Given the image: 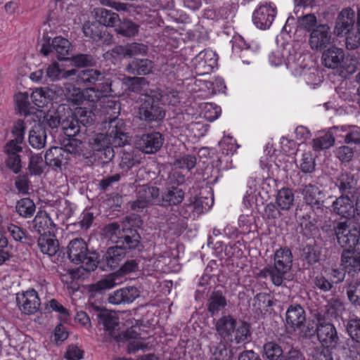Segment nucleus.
I'll return each mask as SVG.
<instances>
[{
  "mask_svg": "<svg viewBox=\"0 0 360 360\" xmlns=\"http://www.w3.org/2000/svg\"><path fill=\"white\" fill-rule=\"evenodd\" d=\"M347 331L353 340L360 343V319L349 320L347 324Z\"/></svg>",
  "mask_w": 360,
  "mask_h": 360,
  "instance_id": "nucleus-61",
  "label": "nucleus"
},
{
  "mask_svg": "<svg viewBox=\"0 0 360 360\" xmlns=\"http://www.w3.org/2000/svg\"><path fill=\"white\" fill-rule=\"evenodd\" d=\"M77 135L74 136H66L61 141V148L65 150V155L68 154H79L82 151L83 143L82 141L77 138Z\"/></svg>",
  "mask_w": 360,
  "mask_h": 360,
  "instance_id": "nucleus-46",
  "label": "nucleus"
},
{
  "mask_svg": "<svg viewBox=\"0 0 360 360\" xmlns=\"http://www.w3.org/2000/svg\"><path fill=\"white\" fill-rule=\"evenodd\" d=\"M104 234L115 245L109 247L102 257L106 267L110 269L117 268L120 263L129 255H132L141 247V236L135 229L121 228L117 222L105 225Z\"/></svg>",
  "mask_w": 360,
  "mask_h": 360,
  "instance_id": "nucleus-1",
  "label": "nucleus"
},
{
  "mask_svg": "<svg viewBox=\"0 0 360 360\" xmlns=\"http://www.w3.org/2000/svg\"><path fill=\"white\" fill-rule=\"evenodd\" d=\"M276 15V8L271 3L262 4L253 13L252 21L257 27L266 30L271 25Z\"/></svg>",
  "mask_w": 360,
  "mask_h": 360,
  "instance_id": "nucleus-14",
  "label": "nucleus"
},
{
  "mask_svg": "<svg viewBox=\"0 0 360 360\" xmlns=\"http://www.w3.org/2000/svg\"><path fill=\"white\" fill-rule=\"evenodd\" d=\"M214 53L212 51L204 50L200 51L195 58L194 63L196 72L198 75H204L210 72L216 60L213 58Z\"/></svg>",
  "mask_w": 360,
  "mask_h": 360,
  "instance_id": "nucleus-29",
  "label": "nucleus"
},
{
  "mask_svg": "<svg viewBox=\"0 0 360 360\" xmlns=\"http://www.w3.org/2000/svg\"><path fill=\"white\" fill-rule=\"evenodd\" d=\"M339 237L338 243L340 245L345 249L353 250V248L359 243L360 238V228L355 226H350L347 221L342 222L338 229Z\"/></svg>",
  "mask_w": 360,
  "mask_h": 360,
  "instance_id": "nucleus-15",
  "label": "nucleus"
},
{
  "mask_svg": "<svg viewBox=\"0 0 360 360\" xmlns=\"http://www.w3.org/2000/svg\"><path fill=\"white\" fill-rule=\"evenodd\" d=\"M139 296L137 288L129 286L115 290L109 295L108 302L113 304L131 303Z\"/></svg>",
  "mask_w": 360,
  "mask_h": 360,
  "instance_id": "nucleus-24",
  "label": "nucleus"
},
{
  "mask_svg": "<svg viewBox=\"0 0 360 360\" xmlns=\"http://www.w3.org/2000/svg\"><path fill=\"white\" fill-rule=\"evenodd\" d=\"M295 200L294 193L289 188H283L278 191L276 203L281 210H289Z\"/></svg>",
  "mask_w": 360,
  "mask_h": 360,
  "instance_id": "nucleus-44",
  "label": "nucleus"
},
{
  "mask_svg": "<svg viewBox=\"0 0 360 360\" xmlns=\"http://www.w3.org/2000/svg\"><path fill=\"white\" fill-rule=\"evenodd\" d=\"M17 108L20 115L25 116L34 113L36 108L31 106L27 93H19L15 96Z\"/></svg>",
  "mask_w": 360,
  "mask_h": 360,
  "instance_id": "nucleus-51",
  "label": "nucleus"
},
{
  "mask_svg": "<svg viewBox=\"0 0 360 360\" xmlns=\"http://www.w3.org/2000/svg\"><path fill=\"white\" fill-rule=\"evenodd\" d=\"M119 279V276L117 274H111L96 283L90 286V291L92 293L102 294L107 290H110L115 287L117 284V280Z\"/></svg>",
  "mask_w": 360,
  "mask_h": 360,
  "instance_id": "nucleus-42",
  "label": "nucleus"
},
{
  "mask_svg": "<svg viewBox=\"0 0 360 360\" xmlns=\"http://www.w3.org/2000/svg\"><path fill=\"white\" fill-rule=\"evenodd\" d=\"M196 158L193 155L186 154L175 160L174 165L181 169H186L188 171L193 169L196 165Z\"/></svg>",
  "mask_w": 360,
  "mask_h": 360,
  "instance_id": "nucleus-58",
  "label": "nucleus"
},
{
  "mask_svg": "<svg viewBox=\"0 0 360 360\" xmlns=\"http://www.w3.org/2000/svg\"><path fill=\"white\" fill-rule=\"evenodd\" d=\"M44 158L46 165L56 170L61 168L68 157L61 147L53 146L46 150Z\"/></svg>",
  "mask_w": 360,
  "mask_h": 360,
  "instance_id": "nucleus-33",
  "label": "nucleus"
},
{
  "mask_svg": "<svg viewBox=\"0 0 360 360\" xmlns=\"http://www.w3.org/2000/svg\"><path fill=\"white\" fill-rule=\"evenodd\" d=\"M186 181V176L182 172L173 169L169 173L165 181V186L179 188Z\"/></svg>",
  "mask_w": 360,
  "mask_h": 360,
  "instance_id": "nucleus-57",
  "label": "nucleus"
},
{
  "mask_svg": "<svg viewBox=\"0 0 360 360\" xmlns=\"http://www.w3.org/2000/svg\"><path fill=\"white\" fill-rule=\"evenodd\" d=\"M46 129L43 124H35L29 132L28 142L35 149H41L46 143Z\"/></svg>",
  "mask_w": 360,
  "mask_h": 360,
  "instance_id": "nucleus-32",
  "label": "nucleus"
},
{
  "mask_svg": "<svg viewBox=\"0 0 360 360\" xmlns=\"http://www.w3.org/2000/svg\"><path fill=\"white\" fill-rule=\"evenodd\" d=\"M70 60L77 68L94 66L97 63L96 58L89 53H78L72 56Z\"/></svg>",
  "mask_w": 360,
  "mask_h": 360,
  "instance_id": "nucleus-52",
  "label": "nucleus"
},
{
  "mask_svg": "<svg viewBox=\"0 0 360 360\" xmlns=\"http://www.w3.org/2000/svg\"><path fill=\"white\" fill-rule=\"evenodd\" d=\"M94 114L91 110L84 108H77L71 116L62 122V129L65 136L79 135L82 127H87L94 120Z\"/></svg>",
  "mask_w": 360,
  "mask_h": 360,
  "instance_id": "nucleus-5",
  "label": "nucleus"
},
{
  "mask_svg": "<svg viewBox=\"0 0 360 360\" xmlns=\"http://www.w3.org/2000/svg\"><path fill=\"white\" fill-rule=\"evenodd\" d=\"M355 22V12L351 8L342 9L338 14L334 32L337 36L349 34Z\"/></svg>",
  "mask_w": 360,
  "mask_h": 360,
  "instance_id": "nucleus-18",
  "label": "nucleus"
},
{
  "mask_svg": "<svg viewBox=\"0 0 360 360\" xmlns=\"http://www.w3.org/2000/svg\"><path fill=\"white\" fill-rule=\"evenodd\" d=\"M36 210L34 202L29 198H24L17 201L15 212L22 217H31Z\"/></svg>",
  "mask_w": 360,
  "mask_h": 360,
  "instance_id": "nucleus-48",
  "label": "nucleus"
},
{
  "mask_svg": "<svg viewBox=\"0 0 360 360\" xmlns=\"http://www.w3.org/2000/svg\"><path fill=\"white\" fill-rule=\"evenodd\" d=\"M299 23L302 28L307 31H312L317 25V19L314 14L309 13L300 17L298 20Z\"/></svg>",
  "mask_w": 360,
  "mask_h": 360,
  "instance_id": "nucleus-62",
  "label": "nucleus"
},
{
  "mask_svg": "<svg viewBox=\"0 0 360 360\" xmlns=\"http://www.w3.org/2000/svg\"><path fill=\"white\" fill-rule=\"evenodd\" d=\"M341 303L334 301L325 306L323 309L318 310L313 314L316 322L333 323L338 321L341 313Z\"/></svg>",
  "mask_w": 360,
  "mask_h": 360,
  "instance_id": "nucleus-20",
  "label": "nucleus"
},
{
  "mask_svg": "<svg viewBox=\"0 0 360 360\" xmlns=\"http://www.w3.org/2000/svg\"><path fill=\"white\" fill-rule=\"evenodd\" d=\"M333 212L342 217L350 218L355 212L354 202L352 199L345 195H341L333 202Z\"/></svg>",
  "mask_w": 360,
  "mask_h": 360,
  "instance_id": "nucleus-30",
  "label": "nucleus"
},
{
  "mask_svg": "<svg viewBox=\"0 0 360 360\" xmlns=\"http://www.w3.org/2000/svg\"><path fill=\"white\" fill-rule=\"evenodd\" d=\"M37 245L40 251L49 256H53L59 249L58 240L55 238V236L46 235L39 236L37 240Z\"/></svg>",
  "mask_w": 360,
  "mask_h": 360,
  "instance_id": "nucleus-37",
  "label": "nucleus"
},
{
  "mask_svg": "<svg viewBox=\"0 0 360 360\" xmlns=\"http://www.w3.org/2000/svg\"><path fill=\"white\" fill-rule=\"evenodd\" d=\"M290 270L285 269L283 266H278L274 263L272 265H268L259 271V276L266 278L268 276L273 284L276 286L282 285L283 281L288 279V274Z\"/></svg>",
  "mask_w": 360,
  "mask_h": 360,
  "instance_id": "nucleus-22",
  "label": "nucleus"
},
{
  "mask_svg": "<svg viewBox=\"0 0 360 360\" xmlns=\"http://www.w3.org/2000/svg\"><path fill=\"white\" fill-rule=\"evenodd\" d=\"M62 122L58 111H49L44 115L42 122L38 124H43L45 127L47 125L53 129L59 126L62 127Z\"/></svg>",
  "mask_w": 360,
  "mask_h": 360,
  "instance_id": "nucleus-59",
  "label": "nucleus"
},
{
  "mask_svg": "<svg viewBox=\"0 0 360 360\" xmlns=\"http://www.w3.org/2000/svg\"><path fill=\"white\" fill-rule=\"evenodd\" d=\"M228 301L221 290H214L207 300V311L214 316L227 306Z\"/></svg>",
  "mask_w": 360,
  "mask_h": 360,
  "instance_id": "nucleus-34",
  "label": "nucleus"
},
{
  "mask_svg": "<svg viewBox=\"0 0 360 360\" xmlns=\"http://www.w3.org/2000/svg\"><path fill=\"white\" fill-rule=\"evenodd\" d=\"M15 300L20 311L26 315L34 314L40 309L41 301L34 289L18 292Z\"/></svg>",
  "mask_w": 360,
  "mask_h": 360,
  "instance_id": "nucleus-12",
  "label": "nucleus"
},
{
  "mask_svg": "<svg viewBox=\"0 0 360 360\" xmlns=\"http://www.w3.org/2000/svg\"><path fill=\"white\" fill-rule=\"evenodd\" d=\"M333 43V36L327 24H320L312 30L309 44L312 50L322 51Z\"/></svg>",
  "mask_w": 360,
  "mask_h": 360,
  "instance_id": "nucleus-13",
  "label": "nucleus"
},
{
  "mask_svg": "<svg viewBox=\"0 0 360 360\" xmlns=\"http://www.w3.org/2000/svg\"><path fill=\"white\" fill-rule=\"evenodd\" d=\"M300 256L302 260L309 267L319 262L321 251L314 242V243H309L303 246Z\"/></svg>",
  "mask_w": 360,
  "mask_h": 360,
  "instance_id": "nucleus-38",
  "label": "nucleus"
},
{
  "mask_svg": "<svg viewBox=\"0 0 360 360\" xmlns=\"http://www.w3.org/2000/svg\"><path fill=\"white\" fill-rule=\"evenodd\" d=\"M116 31L119 34L126 37H131L138 33L139 26L130 20H124L120 22L116 28Z\"/></svg>",
  "mask_w": 360,
  "mask_h": 360,
  "instance_id": "nucleus-54",
  "label": "nucleus"
},
{
  "mask_svg": "<svg viewBox=\"0 0 360 360\" xmlns=\"http://www.w3.org/2000/svg\"><path fill=\"white\" fill-rule=\"evenodd\" d=\"M345 53L343 49L332 46L322 53V64L328 68L335 69L343 67Z\"/></svg>",
  "mask_w": 360,
  "mask_h": 360,
  "instance_id": "nucleus-21",
  "label": "nucleus"
},
{
  "mask_svg": "<svg viewBox=\"0 0 360 360\" xmlns=\"http://www.w3.org/2000/svg\"><path fill=\"white\" fill-rule=\"evenodd\" d=\"M154 63L148 58H135L127 66L126 71L134 75H147L152 72Z\"/></svg>",
  "mask_w": 360,
  "mask_h": 360,
  "instance_id": "nucleus-31",
  "label": "nucleus"
},
{
  "mask_svg": "<svg viewBox=\"0 0 360 360\" xmlns=\"http://www.w3.org/2000/svg\"><path fill=\"white\" fill-rule=\"evenodd\" d=\"M238 322L231 315H223L216 322V330L223 339L227 338L232 340Z\"/></svg>",
  "mask_w": 360,
  "mask_h": 360,
  "instance_id": "nucleus-28",
  "label": "nucleus"
},
{
  "mask_svg": "<svg viewBox=\"0 0 360 360\" xmlns=\"http://www.w3.org/2000/svg\"><path fill=\"white\" fill-rule=\"evenodd\" d=\"M95 15L97 22L103 27H114L120 21L117 13L103 8H96Z\"/></svg>",
  "mask_w": 360,
  "mask_h": 360,
  "instance_id": "nucleus-39",
  "label": "nucleus"
},
{
  "mask_svg": "<svg viewBox=\"0 0 360 360\" xmlns=\"http://www.w3.org/2000/svg\"><path fill=\"white\" fill-rule=\"evenodd\" d=\"M6 230L16 241L28 244L30 245H32L34 243V239L30 236L26 234L21 228L13 224H8Z\"/></svg>",
  "mask_w": 360,
  "mask_h": 360,
  "instance_id": "nucleus-50",
  "label": "nucleus"
},
{
  "mask_svg": "<svg viewBox=\"0 0 360 360\" xmlns=\"http://www.w3.org/2000/svg\"><path fill=\"white\" fill-rule=\"evenodd\" d=\"M338 129V127H334L330 129L323 136L314 139L312 141L313 149L319 151L333 146L335 141L333 131Z\"/></svg>",
  "mask_w": 360,
  "mask_h": 360,
  "instance_id": "nucleus-45",
  "label": "nucleus"
},
{
  "mask_svg": "<svg viewBox=\"0 0 360 360\" xmlns=\"http://www.w3.org/2000/svg\"><path fill=\"white\" fill-rule=\"evenodd\" d=\"M315 160L310 152L302 154L300 163V168L302 172H313L315 169Z\"/></svg>",
  "mask_w": 360,
  "mask_h": 360,
  "instance_id": "nucleus-60",
  "label": "nucleus"
},
{
  "mask_svg": "<svg viewBox=\"0 0 360 360\" xmlns=\"http://www.w3.org/2000/svg\"><path fill=\"white\" fill-rule=\"evenodd\" d=\"M335 184L342 195H354L358 190V179L354 174L351 173L340 174L336 178Z\"/></svg>",
  "mask_w": 360,
  "mask_h": 360,
  "instance_id": "nucleus-23",
  "label": "nucleus"
},
{
  "mask_svg": "<svg viewBox=\"0 0 360 360\" xmlns=\"http://www.w3.org/2000/svg\"><path fill=\"white\" fill-rule=\"evenodd\" d=\"M274 264L290 270L292 264V255L288 248H281L274 255Z\"/></svg>",
  "mask_w": 360,
  "mask_h": 360,
  "instance_id": "nucleus-47",
  "label": "nucleus"
},
{
  "mask_svg": "<svg viewBox=\"0 0 360 360\" xmlns=\"http://www.w3.org/2000/svg\"><path fill=\"white\" fill-rule=\"evenodd\" d=\"M251 335L250 326L244 321H239L232 337V340L239 344L244 342L248 340Z\"/></svg>",
  "mask_w": 360,
  "mask_h": 360,
  "instance_id": "nucleus-49",
  "label": "nucleus"
},
{
  "mask_svg": "<svg viewBox=\"0 0 360 360\" xmlns=\"http://www.w3.org/2000/svg\"><path fill=\"white\" fill-rule=\"evenodd\" d=\"M345 288L350 304L356 309L360 308V280L347 279Z\"/></svg>",
  "mask_w": 360,
  "mask_h": 360,
  "instance_id": "nucleus-40",
  "label": "nucleus"
},
{
  "mask_svg": "<svg viewBox=\"0 0 360 360\" xmlns=\"http://www.w3.org/2000/svg\"><path fill=\"white\" fill-rule=\"evenodd\" d=\"M22 150L20 146L13 145V142H8L4 146V152L8 156L6 160V166L15 174L19 173L22 168L21 159L18 155Z\"/></svg>",
  "mask_w": 360,
  "mask_h": 360,
  "instance_id": "nucleus-26",
  "label": "nucleus"
},
{
  "mask_svg": "<svg viewBox=\"0 0 360 360\" xmlns=\"http://www.w3.org/2000/svg\"><path fill=\"white\" fill-rule=\"evenodd\" d=\"M138 114L139 119L148 124H158L165 117V111L160 105L159 98L148 94L141 100Z\"/></svg>",
  "mask_w": 360,
  "mask_h": 360,
  "instance_id": "nucleus-6",
  "label": "nucleus"
},
{
  "mask_svg": "<svg viewBox=\"0 0 360 360\" xmlns=\"http://www.w3.org/2000/svg\"><path fill=\"white\" fill-rule=\"evenodd\" d=\"M27 129L26 124L22 120H18L13 125L12 128V134L13 139H11L9 142H13V145H19L22 143L24 140V135Z\"/></svg>",
  "mask_w": 360,
  "mask_h": 360,
  "instance_id": "nucleus-55",
  "label": "nucleus"
},
{
  "mask_svg": "<svg viewBox=\"0 0 360 360\" xmlns=\"http://www.w3.org/2000/svg\"><path fill=\"white\" fill-rule=\"evenodd\" d=\"M165 139L158 131L137 134L134 137L136 148L146 154H154L158 152L164 143Z\"/></svg>",
  "mask_w": 360,
  "mask_h": 360,
  "instance_id": "nucleus-10",
  "label": "nucleus"
},
{
  "mask_svg": "<svg viewBox=\"0 0 360 360\" xmlns=\"http://www.w3.org/2000/svg\"><path fill=\"white\" fill-rule=\"evenodd\" d=\"M97 318L98 323L102 325L104 330L110 335H113L119 330V319L115 314L102 310L97 314Z\"/></svg>",
  "mask_w": 360,
  "mask_h": 360,
  "instance_id": "nucleus-35",
  "label": "nucleus"
},
{
  "mask_svg": "<svg viewBox=\"0 0 360 360\" xmlns=\"http://www.w3.org/2000/svg\"><path fill=\"white\" fill-rule=\"evenodd\" d=\"M126 131L125 123L122 119H111L107 133L98 134L91 137L89 141V146L96 153L111 146L122 147L128 143L129 136Z\"/></svg>",
  "mask_w": 360,
  "mask_h": 360,
  "instance_id": "nucleus-2",
  "label": "nucleus"
},
{
  "mask_svg": "<svg viewBox=\"0 0 360 360\" xmlns=\"http://www.w3.org/2000/svg\"><path fill=\"white\" fill-rule=\"evenodd\" d=\"M360 46V24H356V31L349 33L346 38V46L348 49H355Z\"/></svg>",
  "mask_w": 360,
  "mask_h": 360,
  "instance_id": "nucleus-63",
  "label": "nucleus"
},
{
  "mask_svg": "<svg viewBox=\"0 0 360 360\" xmlns=\"http://www.w3.org/2000/svg\"><path fill=\"white\" fill-rule=\"evenodd\" d=\"M185 193L181 188L165 186L160 196L158 205L162 207L176 206L184 199Z\"/></svg>",
  "mask_w": 360,
  "mask_h": 360,
  "instance_id": "nucleus-25",
  "label": "nucleus"
},
{
  "mask_svg": "<svg viewBox=\"0 0 360 360\" xmlns=\"http://www.w3.org/2000/svg\"><path fill=\"white\" fill-rule=\"evenodd\" d=\"M340 266L347 276L354 278L360 273V252L345 249L341 255Z\"/></svg>",
  "mask_w": 360,
  "mask_h": 360,
  "instance_id": "nucleus-16",
  "label": "nucleus"
},
{
  "mask_svg": "<svg viewBox=\"0 0 360 360\" xmlns=\"http://www.w3.org/2000/svg\"><path fill=\"white\" fill-rule=\"evenodd\" d=\"M136 195L149 204L155 203L158 205L160 189L156 186L147 184L139 186L136 189Z\"/></svg>",
  "mask_w": 360,
  "mask_h": 360,
  "instance_id": "nucleus-41",
  "label": "nucleus"
},
{
  "mask_svg": "<svg viewBox=\"0 0 360 360\" xmlns=\"http://www.w3.org/2000/svg\"><path fill=\"white\" fill-rule=\"evenodd\" d=\"M83 32L86 37L91 38L98 44H109L112 40V36L98 22H86L83 25Z\"/></svg>",
  "mask_w": 360,
  "mask_h": 360,
  "instance_id": "nucleus-17",
  "label": "nucleus"
},
{
  "mask_svg": "<svg viewBox=\"0 0 360 360\" xmlns=\"http://www.w3.org/2000/svg\"><path fill=\"white\" fill-rule=\"evenodd\" d=\"M72 76H76L77 82L79 84H84L86 86H102L104 89H108V86H112V80L110 75L105 71H101L97 69H86L77 70L72 69L65 70L63 73V77L65 79ZM105 91V90H103Z\"/></svg>",
  "mask_w": 360,
  "mask_h": 360,
  "instance_id": "nucleus-4",
  "label": "nucleus"
},
{
  "mask_svg": "<svg viewBox=\"0 0 360 360\" xmlns=\"http://www.w3.org/2000/svg\"><path fill=\"white\" fill-rule=\"evenodd\" d=\"M65 95L68 101L72 105H79L84 102V91L70 84L65 86Z\"/></svg>",
  "mask_w": 360,
  "mask_h": 360,
  "instance_id": "nucleus-53",
  "label": "nucleus"
},
{
  "mask_svg": "<svg viewBox=\"0 0 360 360\" xmlns=\"http://www.w3.org/2000/svg\"><path fill=\"white\" fill-rule=\"evenodd\" d=\"M311 335L316 333L321 346L315 348H324L332 351L335 349L340 344V338L334 323H325L316 322V329L310 328Z\"/></svg>",
  "mask_w": 360,
  "mask_h": 360,
  "instance_id": "nucleus-8",
  "label": "nucleus"
},
{
  "mask_svg": "<svg viewBox=\"0 0 360 360\" xmlns=\"http://www.w3.org/2000/svg\"><path fill=\"white\" fill-rule=\"evenodd\" d=\"M236 351V349L226 340L220 341L216 346L211 348L215 360H232Z\"/></svg>",
  "mask_w": 360,
  "mask_h": 360,
  "instance_id": "nucleus-36",
  "label": "nucleus"
},
{
  "mask_svg": "<svg viewBox=\"0 0 360 360\" xmlns=\"http://www.w3.org/2000/svg\"><path fill=\"white\" fill-rule=\"evenodd\" d=\"M68 257L71 262L80 264L87 272L94 271L99 265L100 269L105 270V266L98 260V254L89 251L86 242L81 238L71 240L68 245Z\"/></svg>",
  "mask_w": 360,
  "mask_h": 360,
  "instance_id": "nucleus-3",
  "label": "nucleus"
},
{
  "mask_svg": "<svg viewBox=\"0 0 360 360\" xmlns=\"http://www.w3.org/2000/svg\"><path fill=\"white\" fill-rule=\"evenodd\" d=\"M70 47V43L68 39L62 37H56L51 44H44L40 51L44 56H48L49 53L54 51L59 60H66L70 59L67 58V56L69 55Z\"/></svg>",
  "mask_w": 360,
  "mask_h": 360,
  "instance_id": "nucleus-19",
  "label": "nucleus"
},
{
  "mask_svg": "<svg viewBox=\"0 0 360 360\" xmlns=\"http://www.w3.org/2000/svg\"><path fill=\"white\" fill-rule=\"evenodd\" d=\"M297 192L301 194L303 202L310 210L322 212L324 195L318 186L312 184H303L298 188Z\"/></svg>",
  "mask_w": 360,
  "mask_h": 360,
  "instance_id": "nucleus-11",
  "label": "nucleus"
},
{
  "mask_svg": "<svg viewBox=\"0 0 360 360\" xmlns=\"http://www.w3.org/2000/svg\"><path fill=\"white\" fill-rule=\"evenodd\" d=\"M32 228L42 236L53 233L55 224L46 212L40 211L32 221Z\"/></svg>",
  "mask_w": 360,
  "mask_h": 360,
  "instance_id": "nucleus-27",
  "label": "nucleus"
},
{
  "mask_svg": "<svg viewBox=\"0 0 360 360\" xmlns=\"http://www.w3.org/2000/svg\"><path fill=\"white\" fill-rule=\"evenodd\" d=\"M264 353L269 360H281L283 354L281 347L274 342H269L264 344Z\"/></svg>",
  "mask_w": 360,
  "mask_h": 360,
  "instance_id": "nucleus-56",
  "label": "nucleus"
},
{
  "mask_svg": "<svg viewBox=\"0 0 360 360\" xmlns=\"http://www.w3.org/2000/svg\"><path fill=\"white\" fill-rule=\"evenodd\" d=\"M306 313L300 304L290 305L285 312V324L292 331L299 330L304 336H311L309 327H306Z\"/></svg>",
  "mask_w": 360,
  "mask_h": 360,
  "instance_id": "nucleus-9",
  "label": "nucleus"
},
{
  "mask_svg": "<svg viewBox=\"0 0 360 360\" xmlns=\"http://www.w3.org/2000/svg\"><path fill=\"white\" fill-rule=\"evenodd\" d=\"M302 56L293 51L291 53L290 50L285 48H278L273 51L269 55V61L272 65L278 66L285 63L288 69L295 75H301L304 68L302 67Z\"/></svg>",
  "mask_w": 360,
  "mask_h": 360,
  "instance_id": "nucleus-7",
  "label": "nucleus"
},
{
  "mask_svg": "<svg viewBox=\"0 0 360 360\" xmlns=\"http://www.w3.org/2000/svg\"><path fill=\"white\" fill-rule=\"evenodd\" d=\"M102 86H89L84 91V101H88L91 103H96L101 98L111 95L114 92L112 86H108V89L102 88Z\"/></svg>",
  "mask_w": 360,
  "mask_h": 360,
  "instance_id": "nucleus-43",
  "label": "nucleus"
},
{
  "mask_svg": "<svg viewBox=\"0 0 360 360\" xmlns=\"http://www.w3.org/2000/svg\"><path fill=\"white\" fill-rule=\"evenodd\" d=\"M310 356L311 360H333L332 352L324 348H313Z\"/></svg>",
  "mask_w": 360,
  "mask_h": 360,
  "instance_id": "nucleus-64",
  "label": "nucleus"
}]
</instances>
